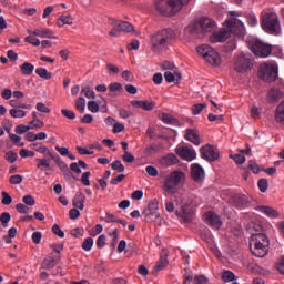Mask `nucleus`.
<instances>
[{
	"label": "nucleus",
	"mask_w": 284,
	"mask_h": 284,
	"mask_svg": "<svg viewBox=\"0 0 284 284\" xmlns=\"http://www.w3.org/2000/svg\"><path fill=\"white\" fill-rule=\"evenodd\" d=\"M248 48L251 51H253V54H256V57H262L263 59L272 54V47L256 39L250 40Z\"/></svg>",
	"instance_id": "f8f14e48"
},
{
	"label": "nucleus",
	"mask_w": 284,
	"mask_h": 284,
	"mask_svg": "<svg viewBox=\"0 0 284 284\" xmlns=\"http://www.w3.org/2000/svg\"><path fill=\"white\" fill-rule=\"evenodd\" d=\"M101 221H105L106 223H116L119 217L112 213H106L105 217H101Z\"/></svg>",
	"instance_id": "680f3d73"
},
{
	"label": "nucleus",
	"mask_w": 284,
	"mask_h": 284,
	"mask_svg": "<svg viewBox=\"0 0 284 284\" xmlns=\"http://www.w3.org/2000/svg\"><path fill=\"white\" fill-rule=\"evenodd\" d=\"M19 155L12 151L6 153V161H8L9 163H14V161H17Z\"/></svg>",
	"instance_id": "0e129e2a"
},
{
	"label": "nucleus",
	"mask_w": 284,
	"mask_h": 284,
	"mask_svg": "<svg viewBox=\"0 0 284 284\" xmlns=\"http://www.w3.org/2000/svg\"><path fill=\"white\" fill-rule=\"evenodd\" d=\"M122 90H123V84H121L119 82L109 84L110 92H121Z\"/></svg>",
	"instance_id": "6e6d98bb"
},
{
	"label": "nucleus",
	"mask_w": 284,
	"mask_h": 284,
	"mask_svg": "<svg viewBox=\"0 0 284 284\" xmlns=\"http://www.w3.org/2000/svg\"><path fill=\"white\" fill-rule=\"evenodd\" d=\"M216 30V22L210 18H201L199 22H193L189 26V32L199 37V34H205L207 32H214Z\"/></svg>",
	"instance_id": "39448f33"
},
{
	"label": "nucleus",
	"mask_w": 284,
	"mask_h": 284,
	"mask_svg": "<svg viewBox=\"0 0 284 284\" xmlns=\"http://www.w3.org/2000/svg\"><path fill=\"white\" fill-rule=\"evenodd\" d=\"M176 154L184 161H194L196 159V151L187 146L176 149Z\"/></svg>",
	"instance_id": "f3484780"
},
{
	"label": "nucleus",
	"mask_w": 284,
	"mask_h": 284,
	"mask_svg": "<svg viewBox=\"0 0 284 284\" xmlns=\"http://www.w3.org/2000/svg\"><path fill=\"white\" fill-rule=\"evenodd\" d=\"M109 23L112 26V30L109 32L110 37H121L122 32H134V26L130 22L110 18Z\"/></svg>",
	"instance_id": "9b49d317"
},
{
	"label": "nucleus",
	"mask_w": 284,
	"mask_h": 284,
	"mask_svg": "<svg viewBox=\"0 0 284 284\" xmlns=\"http://www.w3.org/2000/svg\"><path fill=\"white\" fill-rule=\"evenodd\" d=\"M111 169L115 170L116 172H125V166L119 160H115L111 163Z\"/></svg>",
	"instance_id": "37998d69"
},
{
	"label": "nucleus",
	"mask_w": 284,
	"mask_h": 284,
	"mask_svg": "<svg viewBox=\"0 0 284 284\" xmlns=\"http://www.w3.org/2000/svg\"><path fill=\"white\" fill-rule=\"evenodd\" d=\"M10 105L11 108L18 110V108L22 109V110H30V108H32V105L30 104H26V103H21L18 100H10Z\"/></svg>",
	"instance_id": "c9c22d12"
},
{
	"label": "nucleus",
	"mask_w": 284,
	"mask_h": 284,
	"mask_svg": "<svg viewBox=\"0 0 284 284\" xmlns=\"http://www.w3.org/2000/svg\"><path fill=\"white\" fill-rule=\"evenodd\" d=\"M9 183H11V185H21V183H23V175H11L9 179Z\"/></svg>",
	"instance_id": "79ce46f5"
},
{
	"label": "nucleus",
	"mask_w": 284,
	"mask_h": 284,
	"mask_svg": "<svg viewBox=\"0 0 284 284\" xmlns=\"http://www.w3.org/2000/svg\"><path fill=\"white\" fill-rule=\"evenodd\" d=\"M260 212L266 216H270V219H277L278 216V212L270 206H260Z\"/></svg>",
	"instance_id": "2f4dec72"
},
{
	"label": "nucleus",
	"mask_w": 284,
	"mask_h": 284,
	"mask_svg": "<svg viewBox=\"0 0 284 284\" xmlns=\"http://www.w3.org/2000/svg\"><path fill=\"white\" fill-rule=\"evenodd\" d=\"M232 201L236 207H245V205H247L248 203L247 195H243L239 193L233 195Z\"/></svg>",
	"instance_id": "393cba45"
},
{
	"label": "nucleus",
	"mask_w": 284,
	"mask_h": 284,
	"mask_svg": "<svg viewBox=\"0 0 284 284\" xmlns=\"http://www.w3.org/2000/svg\"><path fill=\"white\" fill-rule=\"evenodd\" d=\"M59 261H61V255H54L53 253H50L42 261L41 267L42 270H52L53 267H57Z\"/></svg>",
	"instance_id": "dca6fc26"
},
{
	"label": "nucleus",
	"mask_w": 284,
	"mask_h": 284,
	"mask_svg": "<svg viewBox=\"0 0 284 284\" xmlns=\"http://www.w3.org/2000/svg\"><path fill=\"white\" fill-rule=\"evenodd\" d=\"M176 203L180 205V211H176V215L184 221V223H192L194 219V213L190 211V205H192V200H186L183 196L176 197Z\"/></svg>",
	"instance_id": "9d476101"
},
{
	"label": "nucleus",
	"mask_w": 284,
	"mask_h": 284,
	"mask_svg": "<svg viewBox=\"0 0 284 284\" xmlns=\"http://www.w3.org/2000/svg\"><path fill=\"white\" fill-rule=\"evenodd\" d=\"M278 77V67L274 62H265L260 65L258 78L266 83L276 81Z\"/></svg>",
	"instance_id": "0eeeda50"
},
{
	"label": "nucleus",
	"mask_w": 284,
	"mask_h": 284,
	"mask_svg": "<svg viewBox=\"0 0 284 284\" xmlns=\"http://www.w3.org/2000/svg\"><path fill=\"white\" fill-rule=\"evenodd\" d=\"M36 110H38V112H42L43 114H50V108H48L43 102H38Z\"/></svg>",
	"instance_id": "09e8293b"
},
{
	"label": "nucleus",
	"mask_w": 284,
	"mask_h": 284,
	"mask_svg": "<svg viewBox=\"0 0 284 284\" xmlns=\"http://www.w3.org/2000/svg\"><path fill=\"white\" fill-rule=\"evenodd\" d=\"M183 181H185V173L182 171H173L164 176L162 190L166 194H176V192L181 190Z\"/></svg>",
	"instance_id": "20e7f679"
},
{
	"label": "nucleus",
	"mask_w": 284,
	"mask_h": 284,
	"mask_svg": "<svg viewBox=\"0 0 284 284\" xmlns=\"http://www.w3.org/2000/svg\"><path fill=\"white\" fill-rule=\"evenodd\" d=\"M72 205L77 210H84L85 207V195L82 192H77L72 200Z\"/></svg>",
	"instance_id": "4be33fe9"
},
{
	"label": "nucleus",
	"mask_w": 284,
	"mask_h": 284,
	"mask_svg": "<svg viewBox=\"0 0 284 284\" xmlns=\"http://www.w3.org/2000/svg\"><path fill=\"white\" fill-rule=\"evenodd\" d=\"M235 280H236V275L231 271H225L222 274V281H224V283H232V281H235Z\"/></svg>",
	"instance_id": "ea45409f"
},
{
	"label": "nucleus",
	"mask_w": 284,
	"mask_h": 284,
	"mask_svg": "<svg viewBox=\"0 0 284 284\" xmlns=\"http://www.w3.org/2000/svg\"><path fill=\"white\" fill-rule=\"evenodd\" d=\"M275 121L276 123H284V102L278 104L275 110Z\"/></svg>",
	"instance_id": "7c9ffc66"
},
{
	"label": "nucleus",
	"mask_w": 284,
	"mask_h": 284,
	"mask_svg": "<svg viewBox=\"0 0 284 284\" xmlns=\"http://www.w3.org/2000/svg\"><path fill=\"white\" fill-rule=\"evenodd\" d=\"M146 223H153V221H156L161 217V214L159 211H143L142 212Z\"/></svg>",
	"instance_id": "a878e982"
},
{
	"label": "nucleus",
	"mask_w": 284,
	"mask_h": 284,
	"mask_svg": "<svg viewBox=\"0 0 284 284\" xmlns=\"http://www.w3.org/2000/svg\"><path fill=\"white\" fill-rule=\"evenodd\" d=\"M1 203L2 205H10L12 203V196H10V194H8L6 191L2 192Z\"/></svg>",
	"instance_id": "774afa93"
},
{
	"label": "nucleus",
	"mask_w": 284,
	"mask_h": 284,
	"mask_svg": "<svg viewBox=\"0 0 284 284\" xmlns=\"http://www.w3.org/2000/svg\"><path fill=\"white\" fill-rule=\"evenodd\" d=\"M196 52L211 65H221V55L210 44H201Z\"/></svg>",
	"instance_id": "6e6552de"
},
{
	"label": "nucleus",
	"mask_w": 284,
	"mask_h": 284,
	"mask_svg": "<svg viewBox=\"0 0 284 284\" xmlns=\"http://www.w3.org/2000/svg\"><path fill=\"white\" fill-rule=\"evenodd\" d=\"M38 162V170H41L42 172L45 170H50V160L48 159H36Z\"/></svg>",
	"instance_id": "f704fd0d"
},
{
	"label": "nucleus",
	"mask_w": 284,
	"mask_h": 284,
	"mask_svg": "<svg viewBox=\"0 0 284 284\" xmlns=\"http://www.w3.org/2000/svg\"><path fill=\"white\" fill-rule=\"evenodd\" d=\"M144 211H151V212H159V201H156V199L151 200L149 202V205L146 209H144Z\"/></svg>",
	"instance_id": "c03bdc74"
},
{
	"label": "nucleus",
	"mask_w": 284,
	"mask_h": 284,
	"mask_svg": "<svg viewBox=\"0 0 284 284\" xmlns=\"http://www.w3.org/2000/svg\"><path fill=\"white\" fill-rule=\"evenodd\" d=\"M281 97H283V93L278 89H271L268 91V98L271 99V101H278Z\"/></svg>",
	"instance_id": "4c0bfd02"
},
{
	"label": "nucleus",
	"mask_w": 284,
	"mask_h": 284,
	"mask_svg": "<svg viewBox=\"0 0 284 284\" xmlns=\"http://www.w3.org/2000/svg\"><path fill=\"white\" fill-rule=\"evenodd\" d=\"M90 171L84 172L81 176V183L82 185H85V187H90Z\"/></svg>",
	"instance_id": "5fc2aeb1"
},
{
	"label": "nucleus",
	"mask_w": 284,
	"mask_h": 284,
	"mask_svg": "<svg viewBox=\"0 0 284 284\" xmlns=\"http://www.w3.org/2000/svg\"><path fill=\"white\" fill-rule=\"evenodd\" d=\"M191 178L195 183H201L205 179V170L200 164H193L191 166Z\"/></svg>",
	"instance_id": "a211bd4d"
},
{
	"label": "nucleus",
	"mask_w": 284,
	"mask_h": 284,
	"mask_svg": "<svg viewBox=\"0 0 284 284\" xmlns=\"http://www.w3.org/2000/svg\"><path fill=\"white\" fill-rule=\"evenodd\" d=\"M61 114L65 116V119H70L71 121L77 119V114L74 113V111L71 110L62 109Z\"/></svg>",
	"instance_id": "bf43d9fd"
},
{
	"label": "nucleus",
	"mask_w": 284,
	"mask_h": 284,
	"mask_svg": "<svg viewBox=\"0 0 284 284\" xmlns=\"http://www.w3.org/2000/svg\"><path fill=\"white\" fill-rule=\"evenodd\" d=\"M257 185L260 187V192H267V187H270L267 179L258 180Z\"/></svg>",
	"instance_id": "864d4df0"
},
{
	"label": "nucleus",
	"mask_w": 284,
	"mask_h": 284,
	"mask_svg": "<svg viewBox=\"0 0 284 284\" xmlns=\"http://www.w3.org/2000/svg\"><path fill=\"white\" fill-rule=\"evenodd\" d=\"M105 241H108V237L105 235H100L95 242L97 247H99V250H103V247H105Z\"/></svg>",
	"instance_id": "4d7b16f0"
},
{
	"label": "nucleus",
	"mask_w": 284,
	"mask_h": 284,
	"mask_svg": "<svg viewBox=\"0 0 284 284\" xmlns=\"http://www.w3.org/2000/svg\"><path fill=\"white\" fill-rule=\"evenodd\" d=\"M29 125L31 128V130L34 129H39V128H43V125H45V123H43V121L39 120V119H33L32 121L29 122Z\"/></svg>",
	"instance_id": "603ef678"
},
{
	"label": "nucleus",
	"mask_w": 284,
	"mask_h": 284,
	"mask_svg": "<svg viewBox=\"0 0 284 284\" xmlns=\"http://www.w3.org/2000/svg\"><path fill=\"white\" fill-rule=\"evenodd\" d=\"M92 245H94V240L92 237H87L83 242H82V250H84V252H90V250H92Z\"/></svg>",
	"instance_id": "a19ab883"
},
{
	"label": "nucleus",
	"mask_w": 284,
	"mask_h": 284,
	"mask_svg": "<svg viewBox=\"0 0 284 284\" xmlns=\"http://www.w3.org/2000/svg\"><path fill=\"white\" fill-rule=\"evenodd\" d=\"M20 156L22 159H28V158H32L34 156V152L33 151H30L28 149H21L20 152H19Z\"/></svg>",
	"instance_id": "338daca9"
},
{
	"label": "nucleus",
	"mask_w": 284,
	"mask_h": 284,
	"mask_svg": "<svg viewBox=\"0 0 284 284\" xmlns=\"http://www.w3.org/2000/svg\"><path fill=\"white\" fill-rule=\"evenodd\" d=\"M131 105H133V108H141V110H145L146 112H150V111L154 110V108H156V102L133 100V101H131Z\"/></svg>",
	"instance_id": "6ab92c4d"
},
{
	"label": "nucleus",
	"mask_w": 284,
	"mask_h": 284,
	"mask_svg": "<svg viewBox=\"0 0 284 284\" xmlns=\"http://www.w3.org/2000/svg\"><path fill=\"white\" fill-rule=\"evenodd\" d=\"M31 130V126L20 124L16 126V133L17 134H26V132H29Z\"/></svg>",
	"instance_id": "69168bd1"
},
{
	"label": "nucleus",
	"mask_w": 284,
	"mask_h": 284,
	"mask_svg": "<svg viewBox=\"0 0 284 284\" xmlns=\"http://www.w3.org/2000/svg\"><path fill=\"white\" fill-rule=\"evenodd\" d=\"M185 139L193 143V145H201V138L199 136V132L194 129H186Z\"/></svg>",
	"instance_id": "412c9836"
},
{
	"label": "nucleus",
	"mask_w": 284,
	"mask_h": 284,
	"mask_svg": "<svg viewBox=\"0 0 284 284\" xmlns=\"http://www.w3.org/2000/svg\"><path fill=\"white\" fill-rule=\"evenodd\" d=\"M168 253H162L160 255V260L155 265L156 272H161V270H165L168 267Z\"/></svg>",
	"instance_id": "c85d7f7f"
},
{
	"label": "nucleus",
	"mask_w": 284,
	"mask_h": 284,
	"mask_svg": "<svg viewBox=\"0 0 284 284\" xmlns=\"http://www.w3.org/2000/svg\"><path fill=\"white\" fill-rule=\"evenodd\" d=\"M36 74H38L40 79H45L47 81H49V79H52V73L48 72V69L45 68H37Z\"/></svg>",
	"instance_id": "72a5a7b5"
},
{
	"label": "nucleus",
	"mask_w": 284,
	"mask_h": 284,
	"mask_svg": "<svg viewBox=\"0 0 284 284\" xmlns=\"http://www.w3.org/2000/svg\"><path fill=\"white\" fill-rule=\"evenodd\" d=\"M88 111L95 114V112H99V103L97 101H89L88 102Z\"/></svg>",
	"instance_id": "052dcab7"
},
{
	"label": "nucleus",
	"mask_w": 284,
	"mask_h": 284,
	"mask_svg": "<svg viewBox=\"0 0 284 284\" xmlns=\"http://www.w3.org/2000/svg\"><path fill=\"white\" fill-rule=\"evenodd\" d=\"M81 92L87 97V99H97V94L94 91L90 90V87H82Z\"/></svg>",
	"instance_id": "de8ad7c7"
},
{
	"label": "nucleus",
	"mask_w": 284,
	"mask_h": 284,
	"mask_svg": "<svg viewBox=\"0 0 284 284\" xmlns=\"http://www.w3.org/2000/svg\"><path fill=\"white\" fill-rule=\"evenodd\" d=\"M205 108H207L206 103L195 104L192 108V114H194V116H196L200 112H203V110H205Z\"/></svg>",
	"instance_id": "49530a36"
},
{
	"label": "nucleus",
	"mask_w": 284,
	"mask_h": 284,
	"mask_svg": "<svg viewBox=\"0 0 284 284\" xmlns=\"http://www.w3.org/2000/svg\"><path fill=\"white\" fill-rule=\"evenodd\" d=\"M178 163L179 158L174 153H170L160 160V165H165L166 168H172V165H176Z\"/></svg>",
	"instance_id": "b1692460"
},
{
	"label": "nucleus",
	"mask_w": 284,
	"mask_h": 284,
	"mask_svg": "<svg viewBox=\"0 0 284 284\" xmlns=\"http://www.w3.org/2000/svg\"><path fill=\"white\" fill-rule=\"evenodd\" d=\"M190 0H156L155 8L163 17H174Z\"/></svg>",
	"instance_id": "7ed1b4c3"
},
{
	"label": "nucleus",
	"mask_w": 284,
	"mask_h": 284,
	"mask_svg": "<svg viewBox=\"0 0 284 284\" xmlns=\"http://www.w3.org/2000/svg\"><path fill=\"white\" fill-rule=\"evenodd\" d=\"M20 72L23 74V77H30V74L34 72V64L24 62L22 65H20Z\"/></svg>",
	"instance_id": "cd10ccee"
},
{
	"label": "nucleus",
	"mask_w": 284,
	"mask_h": 284,
	"mask_svg": "<svg viewBox=\"0 0 284 284\" xmlns=\"http://www.w3.org/2000/svg\"><path fill=\"white\" fill-rule=\"evenodd\" d=\"M262 28L268 34H281V22L276 13H265L262 18Z\"/></svg>",
	"instance_id": "423d86ee"
},
{
	"label": "nucleus",
	"mask_w": 284,
	"mask_h": 284,
	"mask_svg": "<svg viewBox=\"0 0 284 284\" xmlns=\"http://www.w3.org/2000/svg\"><path fill=\"white\" fill-rule=\"evenodd\" d=\"M164 79L168 83H174V81H181V73L174 74L171 71H165Z\"/></svg>",
	"instance_id": "473e14b6"
},
{
	"label": "nucleus",
	"mask_w": 284,
	"mask_h": 284,
	"mask_svg": "<svg viewBox=\"0 0 284 284\" xmlns=\"http://www.w3.org/2000/svg\"><path fill=\"white\" fill-rule=\"evenodd\" d=\"M26 41H27V43H30L31 45H36V47L41 45V41L37 37H34V34L28 36L26 38Z\"/></svg>",
	"instance_id": "13d9d810"
},
{
	"label": "nucleus",
	"mask_w": 284,
	"mask_h": 284,
	"mask_svg": "<svg viewBox=\"0 0 284 284\" xmlns=\"http://www.w3.org/2000/svg\"><path fill=\"white\" fill-rule=\"evenodd\" d=\"M57 152L61 154V156H68L71 161H77V156L70 152V150L65 146H55Z\"/></svg>",
	"instance_id": "c756f323"
},
{
	"label": "nucleus",
	"mask_w": 284,
	"mask_h": 284,
	"mask_svg": "<svg viewBox=\"0 0 284 284\" xmlns=\"http://www.w3.org/2000/svg\"><path fill=\"white\" fill-rule=\"evenodd\" d=\"M12 216L8 212H3L0 215V222L2 223L3 227H8V223H10V220Z\"/></svg>",
	"instance_id": "a18cd8bd"
},
{
	"label": "nucleus",
	"mask_w": 284,
	"mask_h": 284,
	"mask_svg": "<svg viewBox=\"0 0 284 284\" xmlns=\"http://www.w3.org/2000/svg\"><path fill=\"white\" fill-rule=\"evenodd\" d=\"M52 232L53 234H55V236H59L60 239H65V233L63 232V230H61V226H59L58 224H54L52 226Z\"/></svg>",
	"instance_id": "3c124183"
},
{
	"label": "nucleus",
	"mask_w": 284,
	"mask_h": 284,
	"mask_svg": "<svg viewBox=\"0 0 284 284\" xmlns=\"http://www.w3.org/2000/svg\"><path fill=\"white\" fill-rule=\"evenodd\" d=\"M75 108H77L78 111H80V114H83L85 112V98L80 97L75 101Z\"/></svg>",
	"instance_id": "58836bf2"
},
{
	"label": "nucleus",
	"mask_w": 284,
	"mask_h": 284,
	"mask_svg": "<svg viewBox=\"0 0 284 284\" xmlns=\"http://www.w3.org/2000/svg\"><path fill=\"white\" fill-rule=\"evenodd\" d=\"M227 39H230V31L221 30V31L214 32L210 37V42L211 43H223V41H227Z\"/></svg>",
	"instance_id": "aec40b11"
},
{
	"label": "nucleus",
	"mask_w": 284,
	"mask_h": 284,
	"mask_svg": "<svg viewBox=\"0 0 284 284\" xmlns=\"http://www.w3.org/2000/svg\"><path fill=\"white\" fill-rule=\"evenodd\" d=\"M201 159L204 161H217L219 160V152L214 150V146L211 144H206L200 149Z\"/></svg>",
	"instance_id": "2eb2a0df"
},
{
	"label": "nucleus",
	"mask_w": 284,
	"mask_h": 284,
	"mask_svg": "<svg viewBox=\"0 0 284 284\" xmlns=\"http://www.w3.org/2000/svg\"><path fill=\"white\" fill-rule=\"evenodd\" d=\"M261 226L256 229V233H253L250 241V250L253 256L257 258H264L267 256V252L270 250V239L265 233L261 232Z\"/></svg>",
	"instance_id": "f257e3e1"
},
{
	"label": "nucleus",
	"mask_w": 284,
	"mask_h": 284,
	"mask_svg": "<svg viewBox=\"0 0 284 284\" xmlns=\"http://www.w3.org/2000/svg\"><path fill=\"white\" fill-rule=\"evenodd\" d=\"M72 23H74V18H72L70 14L61 16L57 20L58 28H63V26H72Z\"/></svg>",
	"instance_id": "bb28decb"
},
{
	"label": "nucleus",
	"mask_w": 284,
	"mask_h": 284,
	"mask_svg": "<svg viewBox=\"0 0 284 284\" xmlns=\"http://www.w3.org/2000/svg\"><path fill=\"white\" fill-rule=\"evenodd\" d=\"M161 120L163 121V123H166V125H172L175 121L174 116L168 113H162Z\"/></svg>",
	"instance_id": "8fccbe9b"
},
{
	"label": "nucleus",
	"mask_w": 284,
	"mask_h": 284,
	"mask_svg": "<svg viewBox=\"0 0 284 284\" xmlns=\"http://www.w3.org/2000/svg\"><path fill=\"white\" fill-rule=\"evenodd\" d=\"M226 26L235 37H244L245 36V24L242 23L241 20L236 18H232L231 20H226Z\"/></svg>",
	"instance_id": "ddd939ff"
},
{
	"label": "nucleus",
	"mask_w": 284,
	"mask_h": 284,
	"mask_svg": "<svg viewBox=\"0 0 284 284\" xmlns=\"http://www.w3.org/2000/svg\"><path fill=\"white\" fill-rule=\"evenodd\" d=\"M203 219L206 225H210L213 230H221V225H223V221H221V216L219 214L209 211L203 215Z\"/></svg>",
	"instance_id": "4468645a"
},
{
	"label": "nucleus",
	"mask_w": 284,
	"mask_h": 284,
	"mask_svg": "<svg viewBox=\"0 0 284 284\" xmlns=\"http://www.w3.org/2000/svg\"><path fill=\"white\" fill-rule=\"evenodd\" d=\"M9 114L13 119H23L27 113L21 109H10Z\"/></svg>",
	"instance_id": "e433bc0d"
},
{
	"label": "nucleus",
	"mask_w": 284,
	"mask_h": 284,
	"mask_svg": "<svg viewBox=\"0 0 284 284\" xmlns=\"http://www.w3.org/2000/svg\"><path fill=\"white\" fill-rule=\"evenodd\" d=\"M253 67L254 62L251 54L240 53L234 59L233 70H235V72H239L240 74H245V72H250Z\"/></svg>",
	"instance_id": "1a4fd4ad"
},
{
	"label": "nucleus",
	"mask_w": 284,
	"mask_h": 284,
	"mask_svg": "<svg viewBox=\"0 0 284 284\" xmlns=\"http://www.w3.org/2000/svg\"><path fill=\"white\" fill-rule=\"evenodd\" d=\"M174 37H176V33H174V30L172 29H163L153 33L150 37L152 52L155 54H162V52H165V50H168V43H170Z\"/></svg>",
	"instance_id": "f03ea898"
},
{
	"label": "nucleus",
	"mask_w": 284,
	"mask_h": 284,
	"mask_svg": "<svg viewBox=\"0 0 284 284\" xmlns=\"http://www.w3.org/2000/svg\"><path fill=\"white\" fill-rule=\"evenodd\" d=\"M32 34L34 37H41V39H57V37L54 36V32L45 28L36 29L32 32Z\"/></svg>",
	"instance_id": "5701e85b"
},
{
	"label": "nucleus",
	"mask_w": 284,
	"mask_h": 284,
	"mask_svg": "<svg viewBox=\"0 0 284 284\" xmlns=\"http://www.w3.org/2000/svg\"><path fill=\"white\" fill-rule=\"evenodd\" d=\"M145 172L149 176H159V170L153 165H148Z\"/></svg>",
	"instance_id": "e2e57ef3"
}]
</instances>
